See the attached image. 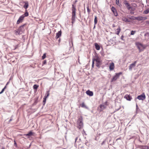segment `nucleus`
<instances>
[{
    "mask_svg": "<svg viewBox=\"0 0 149 149\" xmlns=\"http://www.w3.org/2000/svg\"><path fill=\"white\" fill-rule=\"evenodd\" d=\"M72 23L73 24L75 21V18L76 17V6L74 4H72Z\"/></svg>",
    "mask_w": 149,
    "mask_h": 149,
    "instance_id": "1",
    "label": "nucleus"
},
{
    "mask_svg": "<svg viewBox=\"0 0 149 149\" xmlns=\"http://www.w3.org/2000/svg\"><path fill=\"white\" fill-rule=\"evenodd\" d=\"M107 104L108 102L107 101L100 105L97 107V110L99 112L102 111L104 109L106 108L107 106L108 105V104Z\"/></svg>",
    "mask_w": 149,
    "mask_h": 149,
    "instance_id": "2",
    "label": "nucleus"
},
{
    "mask_svg": "<svg viewBox=\"0 0 149 149\" xmlns=\"http://www.w3.org/2000/svg\"><path fill=\"white\" fill-rule=\"evenodd\" d=\"M83 118L82 116H81L79 117L77 120V127L79 129L82 128L83 126Z\"/></svg>",
    "mask_w": 149,
    "mask_h": 149,
    "instance_id": "3",
    "label": "nucleus"
},
{
    "mask_svg": "<svg viewBox=\"0 0 149 149\" xmlns=\"http://www.w3.org/2000/svg\"><path fill=\"white\" fill-rule=\"evenodd\" d=\"M26 25V24H24L20 26L17 30L16 32L18 34H21L23 33L24 30V26Z\"/></svg>",
    "mask_w": 149,
    "mask_h": 149,
    "instance_id": "4",
    "label": "nucleus"
},
{
    "mask_svg": "<svg viewBox=\"0 0 149 149\" xmlns=\"http://www.w3.org/2000/svg\"><path fill=\"white\" fill-rule=\"evenodd\" d=\"M136 45L139 49L140 52L143 51L145 48L144 46L139 42H136Z\"/></svg>",
    "mask_w": 149,
    "mask_h": 149,
    "instance_id": "5",
    "label": "nucleus"
},
{
    "mask_svg": "<svg viewBox=\"0 0 149 149\" xmlns=\"http://www.w3.org/2000/svg\"><path fill=\"white\" fill-rule=\"evenodd\" d=\"M122 72H120L118 73H116L115 75L112 78V81H115L117 79L119 78L120 76L122 74Z\"/></svg>",
    "mask_w": 149,
    "mask_h": 149,
    "instance_id": "6",
    "label": "nucleus"
},
{
    "mask_svg": "<svg viewBox=\"0 0 149 149\" xmlns=\"http://www.w3.org/2000/svg\"><path fill=\"white\" fill-rule=\"evenodd\" d=\"M134 18H133V19H136L138 21L145 20L147 19V18L145 17H142L141 16H139L138 17H134Z\"/></svg>",
    "mask_w": 149,
    "mask_h": 149,
    "instance_id": "7",
    "label": "nucleus"
},
{
    "mask_svg": "<svg viewBox=\"0 0 149 149\" xmlns=\"http://www.w3.org/2000/svg\"><path fill=\"white\" fill-rule=\"evenodd\" d=\"M137 98L140 100H143L145 99L146 96L144 93H143L141 95L138 96Z\"/></svg>",
    "mask_w": 149,
    "mask_h": 149,
    "instance_id": "8",
    "label": "nucleus"
},
{
    "mask_svg": "<svg viewBox=\"0 0 149 149\" xmlns=\"http://www.w3.org/2000/svg\"><path fill=\"white\" fill-rule=\"evenodd\" d=\"M24 17L23 16H21L17 20V24H18L22 22L24 19Z\"/></svg>",
    "mask_w": 149,
    "mask_h": 149,
    "instance_id": "9",
    "label": "nucleus"
},
{
    "mask_svg": "<svg viewBox=\"0 0 149 149\" xmlns=\"http://www.w3.org/2000/svg\"><path fill=\"white\" fill-rule=\"evenodd\" d=\"M137 63V61H135L133 63L130 65L129 66V70L130 71L132 70V68L134 67L136 65V64Z\"/></svg>",
    "mask_w": 149,
    "mask_h": 149,
    "instance_id": "10",
    "label": "nucleus"
},
{
    "mask_svg": "<svg viewBox=\"0 0 149 149\" xmlns=\"http://www.w3.org/2000/svg\"><path fill=\"white\" fill-rule=\"evenodd\" d=\"M34 133L31 131H29L28 134H24V136H28V138L30 136H33Z\"/></svg>",
    "mask_w": 149,
    "mask_h": 149,
    "instance_id": "11",
    "label": "nucleus"
},
{
    "mask_svg": "<svg viewBox=\"0 0 149 149\" xmlns=\"http://www.w3.org/2000/svg\"><path fill=\"white\" fill-rule=\"evenodd\" d=\"M112 13H113L115 16H117L118 15V14L116 10L113 6H112Z\"/></svg>",
    "mask_w": 149,
    "mask_h": 149,
    "instance_id": "12",
    "label": "nucleus"
},
{
    "mask_svg": "<svg viewBox=\"0 0 149 149\" xmlns=\"http://www.w3.org/2000/svg\"><path fill=\"white\" fill-rule=\"evenodd\" d=\"M62 32L61 30L59 31L58 33H56V35L55 37L56 39H58L60 37L61 35Z\"/></svg>",
    "mask_w": 149,
    "mask_h": 149,
    "instance_id": "13",
    "label": "nucleus"
},
{
    "mask_svg": "<svg viewBox=\"0 0 149 149\" xmlns=\"http://www.w3.org/2000/svg\"><path fill=\"white\" fill-rule=\"evenodd\" d=\"M86 93L87 94L90 96H92L93 95V93L92 91H90V90H88L86 91Z\"/></svg>",
    "mask_w": 149,
    "mask_h": 149,
    "instance_id": "14",
    "label": "nucleus"
},
{
    "mask_svg": "<svg viewBox=\"0 0 149 149\" xmlns=\"http://www.w3.org/2000/svg\"><path fill=\"white\" fill-rule=\"evenodd\" d=\"M24 5L23 7L26 10L29 7L28 2L27 1H25L24 2Z\"/></svg>",
    "mask_w": 149,
    "mask_h": 149,
    "instance_id": "15",
    "label": "nucleus"
},
{
    "mask_svg": "<svg viewBox=\"0 0 149 149\" xmlns=\"http://www.w3.org/2000/svg\"><path fill=\"white\" fill-rule=\"evenodd\" d=\"M120 31V29L119 27L118 26V28H116L115 31V33L116 34L118 35Z\"/></svg>",
    "mask_w": 149,
    "mask_h": 149,
    "instance_id": "16",
    "label": "nucleus"
},
{
    "mask_svg": "<svg viewBox=\"0 0 149 149\" xmlns=\"http://www.w3.org/2000/svg\"><path fill=\"white\" fill-rule=\"evenodd\" d=\"M93 61L94 62L95 61L96 62H101L100 60V58L98 57H96V58H94L93 59Z\"/></svg>",
    "mask_w": 149,
    "mask_h": 149,
    "instance_id": "17",
    "label": "nucleus"
},
{
    "mask_svg": "<svg viewBox=\"0 0 149 149\" xmlns=\"http://www.w3.org/2000/svg\"><path fill=\"white\" fill-rule=\"evenodd\" d=\"M125 98L127 100L130 101L132 99V97L129 95H126L125 96Z\"/></svg>",
    "mask_w": 149,
    "mask_h": 149,
    "instance_id": "18",
    "label": "nucleus"
},
{
    "mask_svg": "<svg viewBox=\"0 0 149 149\" xmlns=\"http://www.w3.org/2000/svg\"><path fill=\"white\" fill-rule=\"evenodd\" d=\"M95 47L96 49L98 50H99L100 49V47L99 45L97 43H95Z\"/></svg>",
    "mask_w": 149,
    "mask_h": 149,
    "instance_id": "19",
    "label": "nucleus"
},
{
    "mask_svg": "<svg viewBox=\"0 0 149 149\" xmlns=\"http://www.w3.org/2000/svg\"><path fill=\"white\" fill-rule=\"evenodd\" d=\"M49 91H47L46 93H45V95L44 96L46 98H47L49 96Z\"/></svg>",
    "mask_w": 149,
    "mask_h": 149,
    "instance_id": "20",
    "label": "nucleus"
},
{
    "mask_svg": "<svg viewBox=\"0 0 149 149\" xmlns=\"http://www.w3.org/2000/svg\"><path fill=\"white\" fill-rule=\"evenodd\" d=\"M29 15V13L26 10L24 14L22 15V16H23L24 17H27Z\"/></svg>",
    "mask_w": 149,
    "mask_h": 149,
    "instance_id": "21",
    "label": "nucleus"
},
{
    "mask_svg": "<svg viewBox=\"0 0 149 149\" xmlns=\"http://www.w3.org/2000/svg\"><path fill=\"white\" fill-rule=\"evenodd\" d=\"M149 13V8H148L146 9L143 12V13L144 14H147Z\"/></svg>",
    "mask_w": 149,
    "mask_h": 149,
    "instance_id": "22",
    "label": "nucleus"
},
{
    "mask_svg": "<svg viewBox=\"0 0 149 149\" xmlns=\"http://www.w3.org/2000/svg\"><path fill=\"white\" fill-rule=\"evenodd\" d=\"M81 107L83 108H87V107L86 106L84 102H83L82 104L81 105Z\"/></svg>",
    "mask_w": 149,
    "mask_h": 149,
    "instance_id": "23",
    "label": "nucleus"
},
{
    "mask_svg": "<svg viewBox=\"0 0 149 149\" xmlns=\"http://www.w3.org/2000/svg\"><path fill=\"white\" fill-rule=\"evenodd\" d=\"M123 20L126 22H129L130 20L126 17H124L123 19Z\"/></svg>",
    "mask_w": 149,
    "mask_h": 149,
    "instance_id": "24",
    "label": "nucleus"
},
{
    "mask_svg": "<svg viewBox=\"0 0 149 149\" xmlns=\"http://www.w3.org/2000/svg\"><path fill=\"white\" fill-rule=\"evenodd\" d=\"M101 65V62H96V66L99 68H100V65Z\"/></svg>",
    "mask_w": 149,
    "mask_h": 149,
    "instance_id": "25",
    "label": "nucleus"
},
{
    "mask_svg": "<svg viewBox=\"0 0 149 149\" xmlns=\"http://www.w3.org/2000/svg\"><path fill=\"white\" fill-rule=\"evenodd\" d=\"M140 110V109H139L137 104H136V113H137Z\"/></svg>",
    "mask_w": 149,
    "mask_h": 149,
    "instance_id": "26",
    "label": "nucleus"
},
{
    "mask_svg": "<svg viewBox=\"0 0 149 149\" xmlns=\"http://www.w3.org/2000/svg\"><path fill=\"white\" fill-rule=\"evenodd\" d=\"M46 98L44 97L43 98V105H44L45 104L46 101Z\"/></svg>",
    "mask_w": 149,
    "mask_h": 149,
    "instance_id": "27",
    "label": "nucleus"
},
{
    "mask_svg": "<svg viewBox=\"0 0 149 149\" xmlns=\"http://www.w3.org/2000/svg\"><path fill=\"white\" fill-rule=\"evenodd\" d=\"M38 87V85L36 84L34 85L33 86V88L34 89L36 90Z\"/></svg>",
    "mask_w": 149,
    "mask_h": 149,
    "instance_id": "28",
    "label": "nucleus"
},
{
    "mask_svg": "<svg viewBox=\"0 0 149 149\" xmlns=\"http://www.w3.org/2000/svg\"><path fill=\"white\" fill-rule=\"evenodd\" d=\"M97 22V17L96 16H95V19H94V24L95 25H96Z\"/></svg>",
    "mask_w": 149,
    "mask_h": 149,
    "instance_id": "29",
    "label": "nucleus"
},
{
    "mask_svg": "<svg viewBox=\"0 0 149 149\" xmlns=\"http://www.w3.org/2000/svg\"><path fill=\"white\" fill-rule=\"evenodd\" d=\"M129 10L131 11H134L135 10V8L133 7H131L129 8Z\"/></svg>",
    "mask_w": 149,
    "mask_h": 149,
    "instance_id": "30",
    "label": "nucleus"
},
{
    "mask_svg": "<svg viewBox=\"0 0 149 149\" xmlns=\"http://www.w3.org/2000/svg\"><path fill=\"white\" fill-rule=\"evenodd\" d=\"M126 5V6L127 5H128L129 4L128 2L126 0H124L123 2Z\"/></svg>",
    "mask_w": 149,
    "mask_h": 149,
    "instance_id": "31",
    "label": "nucleus"
},
{
    "mask_svg": "<svg viewBox=\"0 0 149 149\" xmlns=\"http://www.w3.org/2000/svg\"><path fill=\"white\" fill-rule=\"evenodd\" d=\"M46 57V53H44L43 56H42V59H44Z\"/></svg>",
    "mask_w": 149,
    "mask_h": 149,
    "instance_id": "32",
    "label": "nucleus"
},
{
    "mask_svg": "<svg viewBox=\"0 0 149 149\" xmlns=\"http://www.w3.org/2000/svg\"><path fill=\"white\" fill-rule=\"evenodd\" d=\"M87 12L89 14L91 12V10L89 9V6L88 5L87 6Z\"/></svg>",
    "mask_w": 149,
    "mask_h": 149,
    "instance_id": "33",
    "label": "nucleus"
},
{
    "mask_svg": "<svg viewBox=\"0 0 149 149\" xmlns=\"http://www.w3.org/2000/svg\"><path fill=\"white\" fill-rule=\"evenodd\" d=\"M143 147V149H148L149 148L148 146H144V147Z\"/></svg>",
    "mask_w": 149,
    "mask_h": 149,
    "instance_id": "34",
    "label": "nucleus"
},
{
    "mask_svg": "<svg viewBox=\"0 0 149 149\" xmlns=\"http://www.w3.org/2000/svg\"><path fill=\"white\" fill-rule=\"evenodd\" d=\"M135 32V31H131V35H134V34Z\"/></svg>",
    "mask_w": 149,
    "mask_h": 149,
    "instance_id": "35",
    "label": "nucleus"
},
{
    "mask_svg": "<svg viewBox=\"0 0 149 149\" xmlns=\"http://www.w3.org/2000/svg\"><path fill=\"white\" fill-rule=\"evenodd\" d=\"M14 145L16 147H17V144L16 143V142L15 141V140H14Z\"/></svg>",
    "mask_w": 149,
    "mask_h": 149,
    "instance_id": "36",
    "label": "nucleus"
},
{
    "mask_svg": "<svg viewBox=\"0 0 149 149\" xmlns=\"http://www.w3.org/2000/svg\"><path fill=\"white\" fill-rule=\"evenodd\" d=\"M109 68L111 71L112 70V63H110V65Z\"/></svg>",
    "mask_w": 149,
    "mask_h": 149,
    "instance_id": "37",
    "label": "nucleus"
},
{
    "mask_svg": "<svg viewBox=\"0 0 149 149\" xmlns=\"http://www.w3.org/2000/svg\"><path fill=\"white\" fill-rule=\"evenodd\" d=\"M47 62V61L46 60H45L43 61V63H42V65H44L46 64Z\"/></svg>",
    "mask_w": 149,
    "mask_h": 149,
    "instance_id": "38",
    "label": "nucleus"
},
{
    "mask_svg": "<svg viewBox=\"0 0 149 149\" xmlns=\"http://www.w3.org/2000/svg\"><path fill=\"white\" fill-rule=\"evenodd\" d=\"M5 90L3 88L1 91L0 92V94L2 93Z\"/></svg>",
    "mask_w": 149,
    "mask_h": 149,
    "instance_id": "39",
    "label": "nucleus"
},
{
    "mask_svg": "<svg viewBox=\"0 0 149 149\" xmlns=\"http://www.w3.org/2000/svg\"><path fill=\"white\" fill-rule=\"evenodd\" d=\"M116 3L117 5H118L119 3V0H116Z\"/></svg>",
    "mask_w": 149,
    "mask_h": 149,
    "instance_id": "40",
    "label": "nucleus"
},
{
    "mask_svg": "<svg viewBox=\"0 0 149 149\" xmlns=\"http://www.w3.org/2000/svg\"><path fill=\"white\" fill-rule=\"evenodd\" d=\"M112 70H113L114 68V63L112 62Z\"/></svg>",
    "mask_w": 149,
    "mask_h": 149,
    "instance_id": "41",
    "label": "nucleus"
},
{
    "mask_svg": "<svg viewBox=\"0 0 149 149\" xmlns=\"http://www.w3.org/2000/svg\"><path fill=\"white\" fill-rule=\"evenodd\" d=\"M126 7H127V9H128V10H129V8H130V7H131V6H130V4H129L128 5H127V6H126Z\"/></svg>",
    "mask_w": 149,
    "mask_h": 149,
    "instance_id": "42",
    "label": "nucleus"
},
{
    "mask_svg": "<svg viewBox=\"0 0 149 149\" xmlns=\"http://www.w3.org/2000/svg\"><path fill=\"white\" fill-rule=\"evenodd\" d=\"M18 45H16L15 46V48L14 49V50H15V49H16L17 48H18Z\"/></svg>",
    "mask_w": 149,
    "mask_h": 149,
    "instance_id": "43",
    "label": "nucleus"
},
{
    "mask_svg": "<svg viewBox=\"0 0 149 149\" xmlns=\"http://www.w3.org/2000/svg\"><path fill=\"white\" fill-rule=\"evenodd\" d=\"M94 62L93 61H92V68H93L94 67Z\"/></svg>",
    "mask_w": 149,
    "mask_h": 149,
    "instance_id": "44",
    "label": "nucleus"
},
{
    "mask_svg": "<svg viewBox=\"0 0 149 149\" xmlns=\"http://www.w3.org/2000/svg\"><path fill=\"white\" fill-rule=\"evenodd\" d=\"M12 117L13 116H11V117L10 118V119L9 120V123L12 120Z\"/></svg>",
    "mask_w": 149,
    "mask_h": 149,
    "instance_id": "45",
    "label": "nucleus"
},
{
    "mask_svg": "<svg viewBox=\"0 0 149 149\" xmlns=\"http://www.w3.org/2000/svg\"><path fill=\"white\" fill-rule=\"evenodd\" d=\"M143 147H144L143 146H140L139 147L140 148H141L143 149Z\"/></svg>",
    "mask_w": 149,
    "mask_h": 149,
    "instance_id": "46",
    "label": "nucleus"
},
{
    "mask_svg": "<svg viewBox=\"0 0 149 149\" xmlns=\"http://www.w3.org/2000/svg\"><path fill=\"white\" fill-rule=\"evenodd\" d=\"M123 37H124V36H123V35H122L121 37V39L122 40H124V39H123Z\"/></svg>",
    "mask_w": 149,
    "mask_h": 149,
    "instance_id": "47",
    "label": "nucleus"
},
{
    "mask_svg": "<svg viewBox=\"0 0 149 149\" xmlns=\"http://www.w3.org/2000/svg\"><path fill=\"white\" fill-rule=\"evenodd\" d=\"M134 17H129L130 19H133V18H134Z\"/></svg>",
    "mask_w": 149,
    "mask_h": 149,
    "instance_id": "48",
    "label": "nucleus"
},
{
    "mask_svg": "<svg viewBox=\"0 0 149 149\" xmlns=\"http://www.w3.org/2000/svg\"><path fill=\"white\" fill-rule=\"evenodd\" d=\"M78 139V137H77L75 139V142H76L77 141V140Z\"/></svg>",
    "mask_w": 149,
    "mask_h": 149,
    "instance_id": "49",
    "label": "nucleus"
},
{
    "mask_svg": "<svg viewBox=\"0 0 149 149\" xmlns=\"http://www.w3.org/2000/svg\"><path fill=\"white\" fill-rule=\"evenodd\" d=\"M134 12H130V13H131V14H134Z\"/></svg>",
    "mask_w": 149,
    "mask_h": 149,
    "instance_id": "50",
    "label": "nucleus"
},
{
    "mask_svg": "<svg viewBox=\"0 0 149 149\" xmlns=\"http://www.w3.org/2000/svg\"><path fill=\"white\" fill-rule=\"evenodd\" d=\"M120 107H119V108H118L117 109H116V110L117 111H118V110H119L120 109Z\"/></svg>",
    "mask_w": 149,
    "mask_h": 149,
    "instance_id": "51",
    "label": "nucleus"
},
{
    "mask_svg": "<svg viewBox=\"0 0 149 149\" xmlns=\"http://www.w3.org/2000/svg\"><path fill=\"white\" fill-rule=\"evenodd\" d=\"M6 88V86H5L4 87V88H3L4 90H5V89Z\"/></svg>",
    "mask_w": 149,
    "mask_h": 149,
    "instance_id": "52",
    "label": "nucleus"
},
{
    "mask_svg": "<svg viewBox=\"0 0 149 149\" xmlns=\"http://www.w3.org/2000/svg\"><path fill=\"white\" fill-rule=\"evenodd\" d=\"M111 140L110 139H109V144L111 142Z\"/></svg>",
    "mask_w": 149,
    "mask_h": 149,
    "instance_id": "53",
    "label": "nucleus"
},
{
    "mask_svg": "<svg viewBox=\"0 0 149 149\" xmlns=\"http://www.w3.org/2000/svg\"><path fill=\"white\" fill-rule=\"evenodd\" d=\"M95 25H95V24H94V27H93V29L95 28Z\"/></svg>",
    "mask_w": 149,
    "mask_h": 149,
    "instance_id": "54",
    "label": "nucleus"
},
{
    "mask_svg": "<svg viewBox=\"0 0 149 149\" xmlns=\"http://www.w3.org/2000/svg\"><path fill=\"white\" fill-rule=\"evenodd\" d=\"M1 149H5V148L4 147H2Z\"/></svg>",
    "mask_w": 149,
    "mask_h": 149,
    "instance_id": "55",
    "label": "nucleus"
},
{
    "mask_svg": "<svg viewBox=\"0 0 149 149\" xmlns=\"http://www.w3.org/2000/svg\"><path fill=\"white\" fill-rule=\"evenodd\" d=\"M77 0H75L74 1V3H76L77 2Z\"/></svg>",
    "mask_w": 149,
    "mask_h": 149,
    "instance_id": "56",
    "label": "nucleus"
},
{
    "mask_svg": "<svg viewBox=\"0 0 149 149\" xmlns=\"http://www.w3.org/2000/svg\"><path fill=\"white\" fill-rule=\"evenodd\" d=\"M88 143V142H86L85 143V144L86 145H87V144Z\"/></svg>",
    "mask_w": 149,
    "mask_h": 149,
    "instance_id": "57",
    "label": "nucleus"
},
{
    "mask_svg": "<svg viewBox=\"0 0 149 149\" xmlns=\"http://www.w3.org/2000/svg\"><path fill=\"white\" fill-rule=\"evenodd\" d=\"M110 6H111V5H110ZM110 9L112 10V7H110Z\"/></svg>",
    "mask_w": 149,
    "mask_h": 149,
    "instance_id": "58",
    "label": "nucleus"
},
{
    "mask_svg": "<svg viewBox=\"0 0 149 149\" xmlns=\"http://www.w3.org/2000/svg\"><path fill=\"white\" fill-rule=\"evenodd\" d=\"M111 82H112V79H111V80H110Z\"/></svg>",
    "mask_w": 149,
    "mask_h": 149,
    "instance_id": "59",
    "label": "nucleus"
},
{
    "mask_svg": "<svg viewBox=\"0 0 149 149\" xmlns=\"http://www.w3.org/2000/svg\"><path fill=\"white\" fill-rule=\"evenodd\" d=\"M8 83H7V84H6V85H7L8 84Z\"/></svg>",
    "mask_w": 149,
    "mask_h": 149,
    "instance_id": "60",
    "label": "nucleus"
},
{
    "mask_svg": "<svg viewBox=\"0 0 149 149\" xmlns=\"http://www.w3.org/2000/svg\"><path fill=\"white\" fill-rule=\"evenodd\" d=\"M111 143L109 144L110 146H111Z\"/></svg>",
    "mask_w": 149,
    "mask_h": 149,
    "instance_id": "61",
    "label": "nucleus"
},
{
    "mask_svg": "<svg viewBox=\"0 0 149 149\" xmlns=\"http://www.w3.org/2000/svg\"><path fill=\"white\" fill-rule=\"evenodd\" d=\"M146 35V34H145V36Z\"/></svg>",
    "mask_w": 149,
    "mask_h": 149,
    "instance_id": "62",
    "label": "nucleus"
},
{
    "mask_svg": "<svg viewBox=\"0 0 149 149\" xmlns=\"http://www.w3.org/2000/svg\"><path fill=\"white\" fill-rule=\"evenodd\" d=\"M31 145L30 144V145L29 146H31Z\"/></svg>",
    "mask_w": 149,
    "mask_h": 149,
    "instance_id": "63",
    "label": "nucleus"
}]
</instances>
